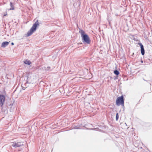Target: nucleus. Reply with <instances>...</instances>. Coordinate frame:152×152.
<instances>
[{
    "label": "nucleus",
    "instance_id": "obj_1",
    "mask_svg": "<svg viewBox=\"0 0 152 152\" xmlns=\"http://www.w3.org/2000/svg\"><path fill=\"white\" fill-rule=\"evenodd\" d=\"M79 32L81 34L83 42L87 44H89L91 41L88 35L83 30H80Z\"/></svg>",
    "mask_w": 152,
    "mask_h": 152
},
{
    "label": "nucleus",
    "instance_id": "obj_2",
    "mask_svg": "<svg viewBox=\"0 0 152 152\" xmlns=\"http://www.w3.org/2000/svg\"><path fill=\"white\" fill-rule=\"evenodd\" d=\"M39 25V23L38 22V20H37L36 22L33 24L32 26L27 33V36H29L32 35L33 33L35 31L37 27Z\"/></svg>",
    "mask_w": 152,
    "mask_h": 152
},
{
    "label": "nucleus",
    "instance_id": "obj_3",
    "mask_svg": "<svg viewBox=\"0 0 152 152\" xmlns=\"http://www.w3.org/2000/svg\"><path fill=\"white\" fill-rule=\"evenodd\" d=\"M35 80V77L32 75H29L28 76L27 78V82L28 83H33Z\"/></svg>",
    "mask_w": 152,
    "mask_h": 152
},
{
    "label": "nucleus",
    "instance_id": "obj_4",
    "mask_svg": "<svg viewBox=\"0 0 152 152\" xmlns=\"http://www.w3.org/2000/svg\"><path fill=\"white\" fill-rule=\"evenodd\" d=\"M124 103V101L123 96L119 97L117 98L116 100V104L117 105L119 106L121 104L123 105Z\"/></svg>",
    "mask_w": 152,
    "mask_h": 152
},
{
    "label": "nucleus",
    "instance_id": "obj_5",
    "mask_svg": "<svg viewBox=\"0 0 152 152\" xmlns=\"http://www.w3.org/2000/svg\"><path fill=\"white\" fill-rule=\"evenodd\" d=\"M11 146L14 147H17L23 145V144L20 142H12L10 143Z\"/></svg>",
    "mask_w": 152,
    "mask_h": 152
},
{
    "label": "nucleus",
    "instance_id": "obj_6",
    "mask_svg": "<svg viewBox=\"0 0 152 152\" xmlns=\"http://www.w3.org/2000/svg\"><path fill=\"white\" fill-rule=\"evenodd\" d=\"M5 98L3 95H0V105L2 106L5 101Z\"/></svg>",
    "mask_w": 152,
    "mask_h": 152
},
{
    "label": "nucleus",
    "instance_id": "obj_7",
    "mask_svg": "<svg viewBox=\"0 0 152 152\" xmlns=\"http://www.w3.org/2000/svg\"><path fill=\"white\" fill-rule=\"evenodd\" d=\"M141 48V53L142 55H144L145 53V50L143 45L141 44H140Z\"/></svg>",
    "mask_w": 152,
    "mask_h": 152
},
{
    "label": "nucleus",
    "instance_id": "obj_8",
    "mask_svg": "<svg viewBox=\"0 0 152 152\" xmlns=\"http://www.w3.org/2000/svg\"><path fill=\"white\" fill-rule=\"evenodd\" d=\"M9 44V42H4L2 43L1 44V47H2L4 48L7 46Z\"/></svg>",
    "mask_w": 152,
    "mask_h": 152
},
{
    "label": "nucleus",
    "instance_id": "obj_9",
    "mask_svg": "<svg viewBox=\"0 0 152 152\" xmlns=\"http://www.w3.org/2000/svg\"><path fill=\"white\" fill-rule=\"evenodd\" d=\"M25 64L28 65H30L31 64V62L28 60H26L24 61Z\"/></svg>",
    "mask_w": 152,
    "mask_h": 152
},
{
    "label": "nucleus",
    "instance_id": "obj_10",
    "mask_svg": "<svg viewBox=\"0 0 152 152\" xmlns=\"http://www.w3.org/2000/svg\"><path fill=\"white\" fill-rule=\"evenodd\" d=\"M115 74L118 75L119 74V72L117 70H115L114 72Z\"/></svg>",
    "mask_w": 152,
    "mask_h": 152
},
{
    "label": "nucleus",
    "instance_id": "obj_11",
    "mask_svg": "<svg viewBox=\"0 0 152 152\" xmlns=\"http://www.w3.org/2000/svg\"><path fill=\"white\" fill-rule=\"evenodd\" d=\"M119 118V116H118V113H117L116 114V121H117L118 119Z\"/></svg>",
    "mask_w": 152,
    "mask_h": 152
},
{
    "label": "nucleus",
    "instance_id": "obj_12",
    "mask_svg": "<svg viewBox=\"0 0 152 152\" xmlns=\"http://www.w3.org/2000/svg\"><path fill=\"white\" fill-rule=\"evenodd\" d=\"M10 6H11V7H12V8H10V9H9L10 10H14V8H12V7H13V5L12 4V3L11 2H10Z\"/></svg>",
    "mask_w": 152,
    "mask_h": 152
},
{
    "label": "nucleus",
    "instance_id": "obj_13",
    "mask_svg": "<svg viewBox=\"0 0 152 152\" xmlns=\"http://www.w3.org/2000/svg\"><path fill=\"white\" fill-rule=\"evenodd\" d=\"M79 128V127H76L75 128V129H78Z\"/></svg>",
    "mask_w": 152,
    "mask_h": 152
},
{
    "label": "nucleus",
    "instance_id": "obj_14",
    "mask_svg": "<svg viewBox=\"0 0 152 152\" xmlns=\"http://www.w3.org/2000/svg\"><path fill=\"white\" fill-rule=\"evenodd\" d=\"M11 44H12V45H14V43H13L12 42V43H11Z\"/></svg>",
    "mask_w": 152,
    "mask_h": 152
},
{
    "label": "nucleus",
    "instance_id": "obj_15",
    "mask_svg": "<svg viewBox=\"0 0 152 152\" xmlns=\"http://www.w3.org/2000/svg\"><path fill=\"white\" fill-rule=\"evenodd\" d=\"M141 62H142V63L143 62V61H141Z\"/></svg>",
    "mask_w": 152,
    "mask_h": 152
}]
</instances>
